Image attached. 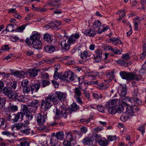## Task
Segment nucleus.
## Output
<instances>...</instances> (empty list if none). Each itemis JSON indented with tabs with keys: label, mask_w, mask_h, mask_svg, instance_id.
<instances>
[{
	"label": "nucleus",
	"mask_w": 146,
	"mask_h": 146,
	"mask_svg": "<svg viewBox=\"0 0 146 146\" xmlns=\"http://www.w3.org/2000/svg\"><path fill=\"white\" fill-rule=\"evenodd\" d=\"M44 49L46 52L49 53H51L55 51V48L54 46L47 45L44 47Z\"/></svg>",
	"instance_id": "c85d7f7f"
},
{
	"label": "nucleus",
	"mask_w": 146,
	"mask_h": 146,
	"mask_svg": "<svg viewBox=\"0 0 146 146\" xmlns=\"http://www.w3.org/2000/svg\"><path fill=\"white\" fill-rule=\"evenodd\" d=\"M85 35L91 36H94L96 34V32L93 31H92L90 29H86L84 32Z\"/></svg>",
	"instance_id": "473e14b6"
},
{
	"label": "nucleus",
	"mask_w": 146,
	"mask_h": 146,
	"mask_svg": "<svg viewBox=\"0 0 146 146\" xmlns=\"http://www.w3.org/2000/svg\"><path fill=\"white\" fill-rule=\"evenodd\" d=\"M116 139V137L115 136H109L108 137L107 140L108 141H110L115 140Z\"/></svg>",
	"instance_id": "4d7b16f0"
},
{
	"label": "nucleus",
	"mask_w": 146,
	"mask_h": 146,
	"mask_svg": "<svg viewBox=\"0 0 146 146\" xmlns=\"http://www.w3.org/2000/svg\"><path fill=\"white\" fill-rule=\"evenodd\" d=\"M19 141H21L17 146H30V142L27 140V138H22L20 139Z\"/></svg>",
	"instance_id": "6ab92c4d"
},
{
	"label": "nucleus",
	"mask_w": 146,
	"mask_h": 146,
	"mask_svg": "<svg viewBox=\"0 0 146 146\" xmlns=\"http://www.w3.org/2000/svg\"><path fill=\"white\" fill-rule=\"evenodd\" d=\"M25 74V72L21 70L14 72L12 74L19 78H23L24 77Z\"/></svg>",
	"instance_id": "4be33fe9"
},
{
	"label": "nucleus",
	"mask_w": 146,
	"mask_h": 146,
	"mask_svg": "<svg viewBox=\"0 0 146 146\" xmlns=\"http://www.w3.org/2000/svg\"><path fill=\"white\" fill-rule=\"evenodd\" d=\"M80 130L82 133H85L88 131V129L85 127H82L80 128Z\"/></svg>",
	"instance_id": "69168bd1"
},
{
	"label": "nucleus",
	"mask_w": 146,
	"mask_h": 146,
	"mask_svg": "<svg viewBox=\"0 0 146 146\" xmlns=\"http://www.w3.org/2000/svg\"><path fill=\"white\" fill-rule=\"evenodd\" d=\"M114 72L112 71L110 72H109L107 75L106 76L108 78L112 79L114 77Z\"/></svg>",
	"instance_id": "3c124183"
},
{
	"label": "nucleus",
	"mask_w": 146,
	"mask_h": 146,
	"mask_svg": "<svg viewBox=\"0 0 146 146\" xmlns=\"http://www.w3.org/2000/svg\"><path fill=\"white\" fill-rule=\"evenodd\" d=\"M51 27H54V28L56 29H58L60 28V26L62 24V23L61 22L56 21H52L51 23Z\"/></svg>",
	"instance_id": "c756f323"
},
{
	"label": "nucleus",
	"mask_w": 146,
	"mask_h": 146,
	"mask_svg": "<svg viewBox=\"0 0 146 146\" xmlns=\"http://www.w3.org/2000/svg\"><path fill=\"white\" fill-rule=\"evenodd\" d=\"M9 109L12 111V112H14L17 111L18 106L15 105L11 104L8 107Z\"/></svg>",
	"instance_id": "a19ab883"
},
{
	"label": "nucleus",
	"mask_w": 146,
	"mask_h": 146,
	"mask_svg": "<svg viewBox=\"0 0 146 146\" xmlns=\"http://www.w3.org/2000/svg\"><path fill=\"white\" fill-rule=\"evenodd\" d=\"M119 104L117 99L110 100L106 104L109 112L111 114H115L117 112V106Z\"/></svg>",
	"instance_id": "7ed1b4c3"
},
{
	"label": "nucleus",
	"mask_w": 146,
	"mask_h": 146,
	"mask_svg": "<svg viewBox=\"0 0 146 146\" xmlns=\"http://www.w3.org/2000/svg\"><path fill=\"white\" fill-rule=\"evenodd\" d=\"M119 105L117 107V112L120 113L123 112L124 108L123 107V105L121 104H119Z\"/></svg>",
	"instance_id": "79ce46f5"
},
{
	"label": "nucleus",
	"mask_w": 146,
	"mask_h": 146,
	"mask_svg": "<svg viewBox=\"0 0 146 146\" xmlns=\"http://www.w3.org/2000/svg\"><path fill=\"white\" fill-rule=\"evenodd\" d=\"M22 110L24 115L26 114V116L27 118V120H31L33 118V116L32 113L29 111L27 108L26 105H24Z\"/></svg>",
	"instance_id": "f8f14e48"
},
{
	"label": "nucleus",
	"mask_w": 146,
	"mask_h": 146,
	"mask_svg": "<svg viewBox=\"0 0 146 146\" xmlns=\"http://www.w3.org/2000/svg\"><path fill=\"white\" fill-rule=\"evenodd\" d=\"M27 74L28 76L30 78H33L37 75L38 71L35 69L29 70L27 72Z\"/></svg>",
	"instance_id": "aec40b11"
},
{
	"label": "nucleus",
	"mask_w": 146,
	"mask_h": 146,
	"mask_svg": "<svg viewBox=\"0 0 146 146\" xmlns=\"http://www.w3.org/2000/svg\"><path fill=\"white\" fill-rule=\"evenodd\" d=\"M33 47L36 49H40L42 46V43L40 40H34L32 42Z\"/></svg>",
	"instance_id": "2eb2a0df"
},
{
	"label": "nucleus",
	"mask_w": 146,
	"mask_h": 146,
	"mask_svg": "<svg viewBox=\"0 0 146 146\" xmlns=\"http://www.w3.org/2000/svg\"><path fill=\"white\" fill-rule=\"evenodd\" d=\"M45 99H46L50 102L52 101L55 104L57 103V98L56 93L55 94L53 93L50 94L47 97L45 98Z\"/></svg>",
	"instance_id": "ddd939ff"
},
{
	"label": "nucleus",
	"mask_w": 146,
	"mask_h": 146,
	"mask_svg": "<svg viewBox=\"0 0 146 146\" xmlns=\"http://www.w3.org/2000/svg\"><path fill=\"white\" fill-rule=\"evenodd\" d=\"M5 123V121L4 119L3 118L0 119V127H2L3 128H4L3 126Z\"/></svg>",
	"instance_id": "0e129e2a"
},
{
	"label": "nucleus",
	"mask_w": 146,
	"mask_h": 146,
	"mask_svg": "<svg viewBox=\"0 0 146 146\" xmlns=\"http://www.w3.org/2000/svg\"><path fill=\"white\" fill-rule=\"evenodd\" d=\"M40 36L39 33L36 31H34L30 36V40L33 42L34 40L36 41L40 40Z\"/></svg>",
	"instance_id": "a211bd4d"
},
{
	"label": "nucleus",
	"mask_w": 146,
	"mask_h": 146,
	"mask_svg": "<svg viewBox=\"0 0 146 146\" xmlns=\"http://www.w3.org/2000/svg\"><path fill=\"white\" fill-rule=\"evenodd\" d=\"M26 129H22L20 130V132L23 134L25 135H28L30 133L31 129L29 127V126L27 127H26Z\"/></svg>",
	"instance_id": "c9c22d12"
},
{
	"label": "nucleus",
	"mask_w": 146,
	"mask_h": 146,
	"mask_svg": "<svg viewBox=\"0 0 146 146\" xmlns=\"http://www.w3.org/2000/svg\"><path fill=\"white\" fill-rule=\"evenodd\" d=\"M28 83L29 81L27 79H25L24 80H23L21 82L22 86L23 87H26V86H27Z\"/></svg>",
	"instance_id": "bf43d9fd"
},
{
	"label": "nucleus",
	"mask_w": 146,
	"mask_h": 146,
	"mask_svg": "<svg viewBox=\"0 0 146 146\" xmlns=\"http://www.w3.org/2000/svg\"><path fill=\"white\" fill-rule=\"evenodd\" d=\"M99 144L101 146H107L108 144V141L105 138H103L98 141Z\"/></svg>",
	"instance_id": "e433bc0d"
},
{
	"label": "nucleus",
	"mask_w": 146,
	"mask_h": 146,
	"mask_svg": "<svg viewBox=\"0 0 146 146\" xmlns=\"http://www.w3.org/2000/svg\"><path fill=\"white\" fill-rule=\"evenodd\" d=\"M119 74L121 78L127 81H130L133 80H135L138 81L141 79L142 77L141 75L138 76L136 74L133 72L130 73L125 71H121Z\"/></svg>",
	"instance_id": "f03ea898"
},
{
	"label": "nucleus",
	"mask_w": 146,
	"mask_h": 146,
	"mask_svg": "<svg viewBox=\"0 0 146 146\" xmlns=\"http://www.w3.org/2000/svg\"><path fill=\"white\" fill-rule=\"evenodd\" d=\"M56 97L61 101H63L66 98V94L60 92H56Z\"/></svg>",
	"instance_id": "a878e982"
},
{
	"label": "nucleus",
	"mask_w": 146,
	"mask_h": 146,
	"mask_svg": "<svg viewBox=\"0 0 146 146\" xmlns=\"http://www.w3.org/2000/svg\"><path fill=\"white\" fill-rule=\"evenodd\" d=\"M132 94L133 98L136 97L137 96L138 94V89L137 87L134 89V91L132 93Z\"/></svg>",
	"instance_id": "864d4df0"
},
{
	"label": "nucleus",
	"mask_w": 146,
	"mask_h": 146,
	"mask_svg": "<svg viewBox=\"0 0 146 146\" xmlns=\"http://www.w3.org/2000/svg\"><path fill=\"white\" fill-rule=\"evenodd\" d=\"M65 76L66 77V81L69 82L73 81L74 79V74L73 72L68 71L65 72Z\"/></svg>",
	"instance_id": "dca6fc26"
},
{
	"label": "nucleus",
	"mask_w": 146,
	"mask_h": 146,
	"mask_svg": "<svg viewBox=\"0 0 146 146\" xmlns=\"http://www.w3.org/2000/svg\"><path fill=\"white\" fill-rule=\"evenodd\" d=\"M71 113L73 111H75L79 109V107L76 103H73L69 108Z\"/></svg>",
	"instance_id": "2f4dec72"
},
{
	"label": "nucleus",
	"mask_w": 146,
	"mask_h": 146,
	"mask_svg": "<svg viewBox=\"0 0 146 146\" xmlns=\"http://www.w3.org/2000/svg\"><path fill=\"white\" fill-rule=\"evenodd\" d=\"M93 96L95 98L97 99L102 98V94L100 93L99 94L97 93H94L93 94Z\"/></svg>",
	"instance_id": "13d9d810"
},
{
	"label": "nucleus",
	"mask_w": 146,
	"mask_h": 146,
	"mask_svg": "<svg viewBox=\"0 0 146 146\" xmlns=\"http://www.w3.org/2000/svg\"><path fill=\"white\" fill-rule=\"evenodd\" d=\"M44 38L45 41L48 42H51L52 41L51 36L48 34L46 33L44 34Z\"/></svg>",
	"instance_id": "ea45409f"
},
{
	"label": "nucleus",
	"mask_w": 146,
	"mask_h": 146,
	"mask_svg": "<svg viewBox=\"0 0 146 146\" xmlns=\"http://www.w3.org/2000/svg\"><path fill=\"white\" fill-rule=\"evenodd\" d=\"M10 86L13 89H15L17 86V82L15 81H13L11 83Z\"/></svg>",
	"instance_id": "052dcab7"
},
{
	"label": "nucleus",
	"mask_w": 146,
	"mask_h": 146,
	"mask_svg": "<svg viewBox=\"0 0 146 146\" xmlns=\"http://www.w3.org/2000/svg\"><path fill=\"white\" fill-rule=\"evenodd\" d=\"M35 117L38 124L40 125L43 124L46 121L45 117L40 113L36 114Z\"/></svg>",
	"instance_id": "9b49d317"
},
{
	"label": "nucleus",
	"mask_w": 146,
	"mask_h": 146,
	"mask_svg": "<svg viewBox=\"0 0 146 146\" xmlns=\"http://www.w3.org/2000/svg\"><path fill=\"white\" fill-rule=\"evenodd\" d=\"M5 100L4 98L0 97V108L3 107L5 103Z\"/></svg>",
	"instance_id": "09e8293b"
},
{
	"label": "nucleus",
	"mask_w": 146,
	"mask_h": 146,
	"mask_svg": "<svg viewBox=\"0 0 146 146\" xmlns=\"http://www.w3.org/2000/svg\"><path fill=\"white\" fill-rule=\"evenodd\" d=\"M92 119V117H91L89 118L88 119L86 120L84 119H81L80 121L82 122L83 123L84 122H85L86 123H88L90 122V120Z\"/></svg>",
	"instance_id": "e2e57ef3"
},
{
	"label": "nucleus",
	"mask_w": 146,
	"mask_h": 146,
	"mask_svg": "<svg viewBox=\"0 0 146 146\" xmlns=\"http://www.w3.org/2000/svg\"><path fill=\"white\" fill-rule=\"evenodd\" d=\"M25 25H24L16 28L15 30L16 32H22L25 28Z\"/></svg>",
	"instance_id": "de8ad7c7"
},
{
	"label": "nucleus",
	"mask_w": 146,
	"mask_h": 146,
	"mask_svg": "<svg viewBox=\"0 0 146 146\" xmlns=\"http://www.w3.org/2000/svg\"><path fill=\"white\" fill-rule=\"evenodd\" d=\"M23 92L24 93H28L30 90H31V87H29L27 86L23 87Z\"/></svg>",
	"instance_id": "603ef678"
},
{
	"label": "nucleus",
	"mask_w": 146,
	"mask_h": 146,
	"mask_svg": "<svg viewBox=\"0 0 146 146\" xmlns=\"http://www.w3.org/2000/svg\"><path fill=\"white\" fill-rule=\"evenodd\" d=\"M58 143V140L55 137L52 135V136L47 139L46 143L50 146H54L56 145Z\"/></svg>",
	"instance_id": "9d476101"
},
{
	"label": "nucleus",
	"mask_w": 146,
	"mask_h": 146,
	"mask_svg": "<svg viewBox=\"0 0 146 146\" xmlns=\"http://www.w3.org/2000/svg\"><path fill=\"white\" fill-rule=\"evenodd\" d=\"M30 123L27 120L24 121V123L19 122L17 123H15L13 125L14 127H15L17 130H21L23 128L27 127Z\"/></svg>",
	"instance_id": "423d86ee"
},
{
	"label": "nucleus",
	"mask_w": 146,
	"mask_h": 146,
	"mask_svg": "<svg viewBox=\"0 0 146 146\" xmlns=\"http://www.w3.org/2000/svg\"><path fill=\"white\" fill-rule=\"evenodd\" d=\"M66 136L65 139L70 141H71L73 140V138L72 134L70 133H67L66 134Z\"/></svg>",
	"instance_id": "a18cd8bd"
},
{
	"label": "nucleus",
	"mask_w": 146,
	"mask_h": 146,
	"mask_svg": "<svg viewBox=\"0 0 146 146\" xmlns=\"http://www.w3.org/2000/svg\"><path fill=\"white\" fill-rule=\"evenodd\" d=\"M52 135L55 137L57 139L62 140L64 138V133L62 132H59L56 133H53Z\"/></svg>",
	"instance_id": "bb28decb"
},
{
	"label": "nucleus",
	"mask_w": 146,
	"mask_h": 146,
	"mask_svg": "<svg viewBox=\"0 0 146 146\" xmlns=\"http://www.w3.org/2000/svg\"><path fill=\"white\" fill-rule=\"evenodd\" d=\"M127 106L126 111L127 115L129 116L133 115L134 113V111L132 109V106L129 105Z\"/></svg>",
	"instance_id": "7c9ffc66"
},
{
	"label": "nucleus",
	"mask_w": 146,
	"mask_h": 146,
	"mask_svg": "<svg viewBox=\"0 0 146 146\" xmlns=\"http://www.w3.org/2000/svg\"><path fill=\"white\" fill-rule=\"evenodd\" d=\"M41 105L42 107L44 106V111H47L51 107L52 105L49 101L46 99H45V100H42V101Z\"/></svg>",
	"instance_id": "4468645a"
},
{
	"label": "nucleus",
	"mask_w": 146,
	"mask_h": 146,
	"mask_svg": "<svg viewBox=\"0 0 146 146\" xmlns=\"http://www.w3.org/2000/svg\"><path fill=\"white\" fill-rule=\"evenodd\" d=\"M84 75L90 79L93 80L95 78L94 74L93 72H86L84 73Z\"/></svg>",
	"instance_id": "72a5a7b5"
},
{
	"label": "nucleus",
	"mask_w": 146,
	"mask_h": 146,
	"mask_svg": "<svg viewBox=\"0 0 146 146\" xmlns=\"http://www.w3.org/2000/svg\"><path fill=\"white\" fill-rule=\"evenodd\" d=\"M117 91L120 96L122 97L125 96L127 93L125 85L120 84L119 86Z\"/></svg>",
	"instance_id": "6e6552de"
},
{
	"label": "nucleus",
	"mask_w": 146,
	"mask_h": 146,
	"mask_svg": "<svg viewBox=\"0 0 146 146\" xmlns=\"http://www.w3.org/2000/svg\"><path fill=\"white\" fill-rule=\"evenodd\" d=\"M122 58L123 60H128L130 58L129 55L127 53L123 54Z\"/></svg>",
	"instance_id": "774afa93"
},
{
	"label": "nucleus",
	"mask_w": 146,
	"mask_h": 146,
	"mask_svg": "<svg viewBox=\"0 0 146 146\" xmlns=\"http://www.w3.org/2000/svg\"><path fill=\"white\" fill-rule=\"evenodd\" d=\"M13 26L12 24L9 25L7 27L6 30L8 32H12L14 31L13 29Z\"/></svg>",
	"instance_id": "37998d69"
},
{
	"label": "nucleus",
	"mask_w": 146,
	"mask_h": 146,
	"mask_svg": "<svg viewBox=\"0 0 146 146\" xmlns=\"http://www.w3.org/2000/svg\"><path fill=\"white\" fill-rule=\"evenodd\" d=\"M88 56V54L86 51H84L81 52L80 55L81 58L83 59H86Z\"/></svg>",
	"instance_id": "c03bdc74"
},
{
	"label": "nucleus",
	"mask_w": 146,
	"mask_h": 146,
	"mask_svg": "<svg viewBox=\"0 0 146 146\" xmlns=\"http://www.w3.org/2000/svg\"><path fill=\"white\" fill-rule=\"evenodd\" d=\"M7 119L8 121H11L13 123L17 122L15 114H9L7 117Z\"/></svg>",
	"instance_id": "cd10ccee"
},
{
	"label": "nucleus",
	"mask_w": 146,
	"mask_h": 146,
	"mask_svg": "<svg viewBox=\"0 0 146 146\" xmlns=\"http://www.w3.org/2000/svg\"><path fill=\"white\" fill-rule=\"evenodd\" d=\"M50 82L48 80H43L42 81V85L43 87H45L49 85Z\"/></svg>",
	"instance_id": "5fc2aeb1"
},
{
	"label": "nucleus",
	"mask_w": 146,
	"mask_h": 146,
	"mask_svg": "<svg viewBox=\"0 0 146 146\" xmlns=\"http://www.w3.org/2000/svg\"><path fill=\"white\" fill-rule=\"evenodd\" d=\"M13 98H14L20 101H23L24 98V96L16 92H14V95Z\"/></svg>",
	"instance_id": "5701e85b"
},
{
	"label": "nucleus",
	"mask_w": 146,
	"mask_h": 146,
	"mask_svg": "<svg viewBox=\"0 0 146 146\" xmlns=\"http://www.w3.org/2000/svg\"><path fill=\"white\" fill-rule=\"evenodd\" d=\"M28 107H27V108L29 112H34L36 110H35L34 109V107H33L32 106H28Z\"/></svg>",
	"instance_id": "338daca9"
},
{
	"label": "nucleus",
	"mask_w": 146,
	"mask_h": 146,
	"mask_svg": "<svg viewBox=\"0 0 146 146\" xmlns=\"http://www.w3.org/2000/svg\"><path fill=\"white\" fill-rule=\"evenodd\" d=\"M39 102L36 99L34 100L32 102H29L27 106H32L34 107L35 110H36L39 105Z\"/></svg>",
	"instance_id": "412c9836"
},
{
	"label": "nucleus",
	"mask_w": 146,
	"mask_h": 146,
	"mask_svg": "<svg viewBox=\"0 0 146 146\" xmlns=\"http://www.w3.org/2000/svg\"><path fill=\"white\" fill-rule=\"evenodd\" d=\"M109 42H113V44H114L115 45L117 44H121L122 43L121 41L117 39V38H113L110 39Z\"/></svg>",
	"instance_id": "4c0bfd02"
},
{
	"label": "nucleus",
	"mask_w": 146,
	"mask_h": 146,
	"mask_svg": "<svg viewBox=\"0 0 146 146\" xmlns=\"http://www.w3.org/2000/svg\"><path fill=\"white\" fill-rule=\"evenodd\" d=\"M74 97H80L81 95V92L80 89L78 88H76L74 90Z\"/></svg>",
	"instance_id": "f704fd0d"
},
{
	"label": "nucleus",
	"mask_w": 146,
	"mask_h": 146,
	"mask_svg": "<svg viewBox=\"0 0 146 146\" xmlns=\"http://www.w3.org/2000/svg\"><path fill=\"white\" fill-rule=\"evenodd\" d=\"M71 141L65 139L63 141V144L65 146H71Z\"/></svg>",
	"instance_id": "6e6d98bb"
},
{
	"label": "nucleus",
	"mask_w": 146,
	"mask_h": 146,
	"mask_svg": "<svg viewBox=\"0 0 146 146\" xmlns=\"http://www.w3.org/2000/svg\"><path fill=\"white\" fill-rule=\"evenodd\" d=\"M82 142L85 145H91L93 143L92 138L90 137L84 138L82 140Z\"/></svg>",
	"instance_id": "393cba45"
},
{
	"label": "nucleus",
	"mask_w": 146,
	"mask_h": 146,
	"mask_svg": "<svg viewBox=\"0 0 146 146\" xmlns=\"http://www.w3.org/2000/svg\"><path fill=\"white\" fill-rule=\"evenodd\" d=\"M97 108L98 110L101 112H104L105 108L103 106L99 105L97 106Z\"/></svg>",
	"instance_id": "8fccbe9b"
},
{
	"label": "nucleus",
	"mask_w": 146,
	"mask_h": 146,
	"mask_svg": "<svg viewBox=\"0 0 146 146\" xmlns=\"http://www.w3.org/2000/svg\"><path fill=\"white\" fill-rule=\"evenodd\" d=\"M24 115V113L21 112H19L16 114H15L17 121H18L19 119H20L21 120H22L23 119Z\"/></svg>",
	"instance_id": "58836bf2"
},
{
	"label": "nucleus",
	"mask_w": 146,
	"mask_h": 146,
	"mask_svg": "<svg viewBox=\"0 0 146 146\" xmlns=\"http://www.w3.org/2000/svg\"><path fill=\"white\" fill-rule=\"evenodd\" d=\"M116 62L121 66H123L125 64V62L124 60L119 59L116 61Z\"/></svg>",
	"instance_id": "680f3d73"
},
{
	"label": "nucleus",
	"mask_w": 146,
	"mask_h": 146,
	"mask_svg": "<svg viewBox=\"0 0 146 146\" xmlns=\"http://www.w3.org/2000/svg\"><path fill=\"white\" fill-rule=\"evenodd\" d=\"M111 50L115 54H121L122 50H118L117 48H115L111 49Z\"/></svg>",
	"instance_id": "49530a36"
},
{
	"label": "nucleus",
	"mask_w": 146,
	"mask_h": 146,
	"mask_svg": "<svg viewBox=\"0 0 146 146\" xmlns=\"http://www.w3.org/2000/svg\"><path fill=\"white\" fill-rule=\"evenodd\" d=\"M92 28L95 32H97L98 34H100L105 31L104 27L101 25V23L98 20L95 21L94 22Z\"/></svg>",
	"instance_id": "39448f33"
},
{
	"label": "nucleus",
	"mask_w": 146,
	"mask_h": 146,
	"mask_svg": "<svg viewBox=\"0 0 146 146\" xmlns=\"http://www.w3.org/2000/svg\"><path fill=\"white\" fill-rule=\"evenodd\" d=\"M102 54V51L100 49H98L96 51L94 57L96 62H99L101 60Z\"/></svg>",
	"instance_id": "0eeeda50"
},
{
	"label": "nucleus",
	"mask_w": 146,
	"mask_h": 146,
	"mask_svg": "<svg viewBox=\"0 0 146 146\" xmlns=\"http://www.w3.org/2000/svg\"><path fill=\"white\" fill-rule=\"evenodd\" d=\"M79 36L78 34H76L72 35L68 38L64 37L65 38H64L61 41L60 44L62 50H68L70 49V44L75 43L76 40L79 38Z\"/></svg>",
	"instance_id": "f257e3e1"
},
{
	"label": "nucleus",
	"mask_w": 146,
	"mask_h": 146,
	"mask_svg": "<svg viewBox=\"0 0 146 146\" xmlns=\"http://www.w3.org/2000/svg\"><path fill=\"white\" fill-rule=\"evenodd\" d=\"M127 96L125 97V96L122 97L121 99L118 100L119 104H121L126 106H129L128 104H129L127 103Z\"/></svg>",
	"instance_id": "b1692460"
},
{
	"label": "nucleus",
	"mask_w": 146,
	"mask_h": 146,
	"mask_svg": "<svg viewBox=\"0 0 146 146\" xmlns=\"http://www.w3.org/2000/svg\"><path fill=\"white\" fill-rule=\"evenodd\" d=\"M56 117L57 118H59L61 116L64 118H66L68 113H71L70 109L67 108L64 106L61 107V110L56 108Z\"/></svg>",
	"instance_id": "20e7f679"
},
{
	"label": "nucleus",
	"mask_w": 146,
	"mask_h": 146,
	"mask_svg": "<svg viewBox=\"0 0 146 146\" xmlns=\"http://www.w3.org/2000/svg\"><path fill=\"white\" fill-rule=\"evenodd\" d=\"M3 93L5 95H7L8 97L10 99L12 98L14 95L11 88L10 87H5L3 89Z\"/></svg>",
	"instance_id": "1a4fd4ad"
},
{
	"label": "nucleus",
	"mask_w": 146,
	"mask_h": 146,
	"mask_svg": "<svg viewBox=\"0 0 146 146\" xmlns=\"http://www.w3.org/2000/svg\"><path fill=\"white\" fill-rule=\"evenodd\" d=\"M31 87V90L32 93L34 92H37L40 86V84L38 82L37 83H30L29 85Z\"/></svg>",
	"instance_id": "f3484780"
}]
</instances>
